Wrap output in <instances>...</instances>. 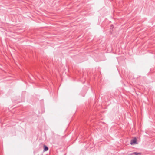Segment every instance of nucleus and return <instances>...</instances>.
Segmentation results:
<instances>
[{
	"label": "nucleus",
	"instance_id": "obj_1",
	"mask_svg": "<svg viewBox=\"0 0 155 155\" xmlns=\"http://www.w3.org/2000/svg\"><path fill=\"white\" fill-rule=\"evenodd\" d=\"M137 139L136 138H134L130 142V144L132 145L134 144H137Z\"/></svg>",
	"mask_w": 155,
	"mask_h": 155
},
{
	"label": "nucleus",
	"instance_id": "obj_2",
	"mask_svg": "<svg viewBox=\"0 0 155 155\" xmlns=\"http://www.w3.org/2000/svg\"><path fill=\"white\" fill-rule=\"evenodd\" d=\"M44 149L43 150L44 152L47 151L48 150V148L45 145H44L43 146Z\"/></svg>",
	"mask_w": 155,
	"mask_h": 155
},
{
	"label": "nucleus",
	"instance_id": "obj_3",
	"mask_svg": "<svg viewBox=\"0 0 155 155\" xmlns=\"http://www.w3.org/2000/svg\"><path fill=\"white\" fill-rule=\"evenodd\" d=\"M141 154L140 153L134 152L132 155H140Z\"/></svg>",
	"mask_w": 155,
	"mask_h": 155
}]
</instances>
